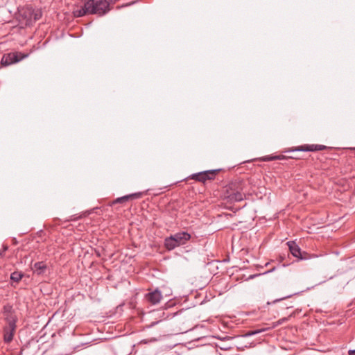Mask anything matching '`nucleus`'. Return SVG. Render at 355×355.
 Masks as SVG:
<instances>
[{"mask_svg": "<svg viewBox=\"0 0 355 355\" xmlns=\"http://www.w3.org/2000/svg\"><path fill=\"white\" fill-rule=\"evenodd\" d=\"M243 191V183L241 180L231 182L223 189V197L228 202H240L243 200L245 194Z\"/></svg>", "mask_w": 355, "mask_h": 355, "instance_id": "1", "label": "nucleus"}, {"mask_svg": "<svg viewBox=\"0 0 355 355\" xmlns=\"http://www.w3.org/2000/svg\"><path fill=\"white\" fill-rule=\"evenodd\" d=\"M42 13L40 9H34L27 6L19 10V19L21 24L25 26H31L33 23L42 17Z\"/></svg>", "mask_w": 355, "mask_h": 355, "instance_id": "2", "label": "nucleus"}, {"mask_svg": "<svg viewBox=\"0 0 355 355\" xmlns=\"http://www.w3.org/2000/svg\"><path fill=\"white\" fill-rule=\"evenodd\" d=\"M191 234L187 232H180L165 238L164 245L168 251L177 247L185 245L190 239Z\"/></svg>", "mask_w": 355, "mask_h": 355, "instance_id": "3", "label": "nucleus"}, {"mask_svg": "<svg viewBox=\"0 0 355 355\" xmlns=\"http://www.w3.org/2000/svg\"><path fill=\"white\" fill-rule=\"evenodd\" d=\"M220 171V169H214L201 171L192 174L190 178L196 181L205 183L207 180H213L216 175Z\"/></svg>", "mask_w": 355, "mask_h": 355, "instance_id": "4", "label": "nucleus"}, {"mask_svg": "<svg viewBox=\"0 0 355 355\" xmlns=\"http://www.w3.org/2000/svg\"><path fill=\"white\" fill-rule=\"evenodd\" d=\"M2 313L6 324H16L18 320L16 312L13 306L10 304L3 306Z\"/></svg>", "mask_w": 355, "mask_h": 355, "instance_id": "5", "label": "nucleus"}, {"mask_svg": "<svg viewBox=\"0 0 355 355\" xmlns=\"http://www.w3.org/2000/svg\"><path fill=\"white\" fill-rule=\"evenodd\" d=\"M327 147L321 144H304L287 150V152L302 151L314 152L327 149Z\"/></svg>", "mask_w": 355, "mask_h": 355, "instance_id": "6", "label": "nucleus"}, {"mask_svg": "<svg viewBox=\"0 0 355 355\" xmlns=\"http://www.w3.org/2000/svg\"><path fill=\"white\" fill-rule=\"evenodd\" d=\"M289 250L292 255L300 260L307 259V253L305 252H302L300 248L297 245L295 241H288L287 243Z\"/></svg>", "mask_w": 355, "mask_h": 355, "instance_id": "7", "label": "nucleus"}, {"mask_svg": "<svg viewBox=\"0 0 355 355\" xmlns=\"http://www.w3.org/2000/svg\"><path fill=\"white\" fill-rule=\"evenodd\" d=\"M17 324H6L4 326L3 340L6 343H10L12 340L16 331Z\"/></svg>", "mask_w": 355, "mask_h": 355, "instance_id": "8", "label": "nucleus"}, {"mask_svg": "<svg viewBox=\"0 0 355 355\" xmlns=\"http://www.w3.org/2000/svg\"><path fill=\"white\" fill-rule=\"evenodd\" d=\"M146 300L150 304L155 305L160 302L162 299V294L160 291L155 289L145 295Z\"/></svg>", "mask_w": 355, "mask_h": 355, "instance_id": "9", "label": "nucleus"}, {"mask_svg": "<svg viewBox=\"0 0 355 355\" xmlns=\"http://www.w3.org/2000/svg\"><path fill=\"white\" fill-rule=\"evenodd\" d=\"M143 196L141 192L134 193L132 194L126 195L122 197L117 198L110 203V206L114 205L116 203H124L129 200H134L140 198Z\"/></svg>", "mask_w": 355, "mask_h": 355, "instance_id": "10", "label": "nucleus"}, {"mask_svg": "<svg viewBox=\"0 0 355 355\" xmlns=\"http://www.w3.org/2000/svg\"><path fill=\"white\" fill-rule=\"evenodd\" d=\"M47 266L44 261H38L34 263L32 269L37 275H42L45 273Z\"/></svg>", "mask_w": 355, "mask_h": 355, "instance_id": "11", "label": "nucleus"}, {"mask_svg": "<svg viewBox=\"0 0 355 355\" xmlns=\"http://www.w3.org/2000/svg\"><path fill=\"white\" fill-rule=\"evenodd\" d=\"M15 55L13 53H10L8 54H6L3 56L1 63L3 66H8L12 64L16 63V60H15Z\"/></svg>", "mask_w": 355, "mask_h": 355, "instance_id": "12", "label": "nucleus"}, {"mask_svg": "<svg viewBox=\"0 0 355 355\" xmlns=\"http://www.w3.org/2000/svg\"><path fill=\"white\" fill-rule=\"evenodd\" d=\"M286 159L284 155H267L259 158L258 159L262 162H270L273 160H281Z\"/></svg>", "mask_w": 355, "mask_h": 355, "instance_id": "13", "label": "nucleus"}, {"mask_svg": "<svg viewBox=\"0 0 355 355\" xmlns=\"http://www.w3.org/2000/svg\"><path fill=\"white\" fill-rule=\"evenodd\" d=\"M24 274L21 272L15 271L10 275V279L15 282H19L22 277Z\"/></svg>", "mask_w": 355, "mask_h": 355, "instance_id": "14", "label": "nucleus"}, {"mask_svg": "<svg viewBox=\"0 0 355 355\" xmlns=\"http://www.w3.org/2000/svg\"><path fill=\"white\" fill-rule=\"evenodd\" d=\"M269 328H262V329H256V330H253V331H248L247 334H246V336H253V335H256L257 334H259V333H261V332H263L265 331H266L267 329H268Z\"/></svg>", "mask_w": 355, "mask_h": 355, "instance_id": "15", "label": "nucleus"}, {"mask_svg": "<svg viewBox=\"0 0 355 355\" xmlns=\"http://www.w3.org/2000/svg\"><path fill=\"white\" fill-rule=\"evenodd\" d=\"M15 55V60H16V63L22 60L24 58H26L27 55H24L21 53H12Z\"/></svg>", "mask_w": 355, "mask_h": 355, "instance_id": "16", "label": "nucleus"}, {"mask_svg": "<svg viewBox=\"0 0 355 355\" xmlns=\"http://www.w3.org/2000/svg\"><path fill=\"white\" fill-rule=\"evenodd\" d=\"M286 320H287V319H286V318H282V319L279 320V321H277V322H276V324H275L272 326V327H277V325L281 324L282 323V322H284V321H286Z\"/></svg>", "mask_w": 355, "mask_h": 355, "instance_id": "17", "label": "nucleus"}, {"mask_svg": "<svg viewBox=\"0 0 355 355\" xmlns=\"http://www.w3.org/2000/svg\"><path fill=\"white\" fill-rule=\"evenodd\" d=\"M118 1L119 0H109V1H107L108 3V4H109V6H110V5L114 4Z\"/></svg>", "mask_w": 355, "mask_h": 355, "instance_id": "18", "label": "nucleus"}, {"mask_svg": "<svg viewBox=\"0 0 355 355\" xmlns=\"http://www.w3.org/2000/svg\"><path fill=\"white\" fill-rule=\"evenodd\" d=\"M7 246L3 247V250L2 251H0V257L3 256V253L7 250Z\"/></svg>", "mask_w": 355, "mask_h": 355, "instance_id": "19", "label": "nucleus"}, {"mask_svg": "<svg viewBox=\"0 0 355 355\" xmlns=\"http://www.w3.org/2000/svg\"><path fill=\"white\" fill-rule=\"evenodd\" d=\"M349 355H355V349H350L348 351Z\"/></svg>", "mask_w": 355, "mask_h": 355, "instance_id": "20", "label": "nucleus"}, {"mask_svg": "<svg viewBox=\"0 0 355 355\" xmlns=\"http://www.w3.org/2000/svg\"><path fill=\"white\" fill-rule=\"evenodd\" d=\"M80 218V216L78 217V218H73V216H71L69 219H68L67 220L68 221H70V220H75L78 218Z\"/></svg>", "mask_w": 355, "mask_h": 355, "instance_id": "21", "label": "nucleus"}, {"mask_svg": "<svg viewBox=\"0 0 355 355\" xmlns=\"http://www.w3.org/2000/svg\"><path fill=\"white\" fill-rule=\"evenodd\" d=\"M158 322H159V321L153 322H152V323L148 326V327H153L154 325L157 324Z\"/></svg>", "mask_w": 355, "mask_h": 355, "instance_id": "22", "label": "nucleus"}, {"mask_svg": "<svg viewBox=\"0 0 355 355\" xmlns=\"http://www.w3.org/2000/svg\"><path fill=\"white\" fill-rule=\"evenodd\" d=\"M141 343H148V340H142L141 341Z\"/></svg>", "mask_w": 355, "mask_h": 355, "instance_id": "23", "label": "nucleus"}, {"mask_svg": "<svg viewBox=\"0 0 355 355\" xmlns=\"http://www.w3.org/2000/svg\"><path fill=\"white\" fill-rule=\"evenodd\" d=\"M221 349H227V348H225V346H223V347H220Z\"/></svg>", "mask_w": 355, "mask_h": 355, "instance_id": "24", "label": "nucleus"}, {"mask_svg": "<svg viewBox=\"0 0 355 355\" xmlns=\"http://www.w3.org/2000/svg\"><path fill=\"white\" fill-rule=\"evenodd\" d=\"M221 349H227V348H225V346H223V347H220Z\"/></svg>", "mask_w": 355, "mask_h": 355, "instance_id": "25", "label": "nucleus"}, {"mask_svg": "<svg viewBox=\"0 0 355 355\" xmlns=\"http://www.w3.org/2000/svg\"><path fill=\"white\" fill-rule=\"evenodd\" d=\"M155 340H156V339H155V338H154V339L150 340V341H155Z\"/></svg>", "mask_w": 355, "mask_h": 355, "instance_id": "26", "label": "nucleus"}, {"mask_svg": "<svg viewBox=\"0 0 355 355\" xmlns=\"http://www.w3.org/2000/svg\"><path fill=\"white\" fill-rule=\"evenodd\" d=\"M354 150H355V148H354Z\"/></svg>", "mask_w": 355, "mask_h": 355, "instance_id": "27", "label": "nucleus"}]
</instances>
